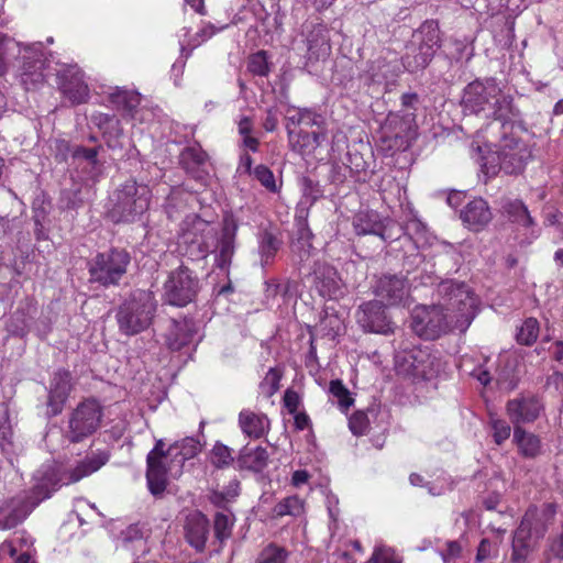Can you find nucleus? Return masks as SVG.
<instances>
[{
	"instance_id": "obj_10",
	"label": "nucleus",
	"mask_w": 563,
	"mask_h": 563,
	"mask_svg": "<svg viewBox=\"0 0 563 563\" xmlns=\"http://www.w3.org/2000/svg\"><path fill=\"white\" fill-rule=\"evenodd\" d=\"M164 300L176 307H186L195 301L200 290L198 276L187 266L172 271L164 283Z\"/></svg>"
},
{
	"instance_id": "obj_4",
	"label": "nucleus",
	"mask_w": 563,
	"mask_h": 563,
	"mask_svg": "<svg viewBox=\"0 0 563 563\" xmlns=\"http://www.w3.org/2000/svg\"><path fill=\"white\" fill-rule=\"evenodd\" d=\"M517 121L488 122L482 131L485 142L496 148L500 169L508 175L521 173L532 156L530 147L517 132Z\"/></svg>"
},
{
	"instance_id": "obj_22",
	"label": "nucleus",
	"mask_w": 563,
	"mask_h": 563,
	"mask_svg": "<svg viewBox=\"0 0 563 563\" xmlns=\"http://www.w3.org/2000/svg\"><path fill=\"white\" fill-rule=\"evenodd\" d=\"M197 327L192 319H172L165 333V342L172 351H179L194 342Z\"/></svg>"
},
{
	"instance_id": "obj_15",
	"label": "nucleus",
	"mask_w": 563,
	"mask_h": 563,
	"mask_svg": "<svg viewBox=\"0 0 563 563\" xmlns=\"http://www.w3.org/2000/svg\"><path fill=\"white\" fill-rule=\"evenodd\" d=\"M312 286L323 298L334 299L342 294V283L338 271L324 262H314L312 272Z\"/></svg>"
},
{
	"instance_id": "obj_26",
	"label": "nucleus",
	"mask_w": 563,
	"mask_h": 563,
	"mask_svg": "<svg viewBox=\"0 0 563 563\" xmlns=\"http://www.w3.org/2000/svg\"><path fill=\"white\" fill-rule=\"evenodd\" d=\"M269 461V453L263 446H243L235 459L236 467L240 471L261 473Z\"/></svg>"
},
{
	"instance_id": "obj_17",
	"label": "nucleus",
	"mask_w": 563,
	"mask_h": 563,
	"mask_svg": "<svg viewBox=\"0 0 563 563\" xmlns=\"http://www.w3.org/2000/svg\"><path fill=\"white\" fill-rule=\"evenodd\" d=\"M58 87L62 93L73 103L80 104L87 101L89 89L84 81V74L77 66H68L57 75Z\"/></svg>"
},
{
	"instance_id": "obj_24",
	"label": "nucleus",
	"mask_w": 563,
	"mask_h": 563,
	"mask_svg": "<svg viewBox=\"0 0 563 563\" xmlns=\"http://www.w3.org/2000/svg\"><path fill=\"white\" fill-rule=\"evenodd\" d=\"M460 218L470 230L481 231L492 221L493 214L484 199L475 198L461 210Z\"/></svg>"
},
{
	"instance_id": "obj_43",
	"label": "nucleus",
	"mask_w": 563,
	"mask_h": 563,
	"mask_svg": "<svg viewBox=\"0 0 563 563\" xmlns=\"http://www.w3.org/2000/svg\"><path fill=\"white\" fill-rule=\"evenodd\" d=\"M235 462L232 450L221 442H217L211 450V463L217 468L229 467Z\"/></svg>"
},
{
	"instance_id": "obj_48",
	"label": "nucleus",
	"mask_w": 563,
	"mask_h": 563,
	"mask_svg": "<svg viewBox=\"0 0 563 563\" xmlns=\"http://www.w3.org/2000/svg\"><path fill=\"white\" fill-rule=\"evenodd\" d=\"M372 78L374 81L380 82L383 80L388 81L393 79L396 74L391 70V65L385 59H377L371 67Z\"/></svg>"
},
{
	"instance_id": "obj_58",
	"label": "nucleus",
	"mask_w": 563,
	"mask_h": 563,
	"mask_svg": "<svg viewBox=\"0 0 563 563\" xmlns=\"http://www.w3.org/2000/svg\"><path fill=\"white\" fill-rule=\"evenodd\" d=\"M164 448H165L164 441L157 440L155 443V446L153 448V450L150 451V453L146 456V464H150V466H151L153 463L152 461L155 457H170V455L168 454V449L165 450Z\"/></svg>"
},
{
	"instance_id": "obj_31",
	"label": "nucleus",
	"mask_w": 563,
	"mask_h": 563,
	"mask_svg": "<svg viewBox=\"0 0 563 563\" xmlns=\"http://www.w3.org/2000/svg\"><path fill=\"white\" fill-rule=\"evenodd\" d=\"M208 154L196 143L185 147L179 155V164L192 177H200V172L207 163Z\"/></svg>"
},
{
	"instance_id": "obj_32",
	"label": "nucleus",
	"mask_w": 563,
	"mask_h": 563,
	"mask_svg": "<svg viewBox=\"0 0 563 563\" xmlns=\"http://www.w3.org/2000/svg\"><path fill=\"white\" fill-rule=\"evenodd\" d=\"M514 442L519 453L528 459L538 456L541 452V441L538 435L526 431L521 426L514 428Z\"/></svg>"
},
{
	"instance_id": "obj_6",
	"label": "nucleus",
	"mask_w": 563,
	"mask_h": 563,
	"mask_svg": "<svg viewBox=\"0 0 563 563\" xmlns=\"http://www.w3.org/2000/svg\"><path fill=\"white\" fill-rule=\"evenodd\" d=\"M157 301L150 290L136 289L118 307L115 319L121 333L135 335L146 330L155 316Z\"/></svg>"
},
{
	"instance_id": "obj_54",
	"label": "nucleus",
	"mask_w": 563,
	"mask_h": 563,
	"mask_svg": "<svg viewBox=\"0 0 563 563\" xmlns=\"http://www.w3.org/2000/svg\"><path fill=\"white\" fill-rule=\"evenodd\" d=\"M498 554V547L494 544L489 539H483L477 548L476 562H483L489 558Z\"/></svg>"
},
{
	"instance_id": "obj_25",
	"label": "nucleus",
	"mask_w": 563,
	"mask_h": 563,
	"mask_svg": "<svg viewBox=\"0 0 563 563\" xmlns=\"http://www.w3.org/2000/svg\"><path fill=\"white\" fill-rule=\"evenodd\" d=\"M239 426L247 438L257 440L268 433L271 421L265 413L243 409L239 413Z\"/></svg>"
},
{
	"instance_id": "obj_38",
	"label": "nucleus",
	"mask_w": 563,
	"mask_h": 563,
	"mask_svg": "<svg viewBox=\"0 0 563 563\" xmlns=\"http://www.w3.org/2000/svg\"><path fill=\"white\" fill-rule=\"evenodd\" d=\"M407 130V123L398 114H389L383 126L384 139H395V145H397V141L405 137Z\"/></svg>"
},
{
	"instance_id": "obj_2",
	"label": "nucleus",
	"mask_w": 563,
	"mask_h": 563,
	"mask_svg": "<svg viewBox=\"0 0 563 563\" xmlns=\"http://www.w3.org/2000/svg\"><path fill=\"white\" fill-rule=\"evenodd\" d=\"M110 454L108 451L91 452L82 461L78 462L74 468L66 471L62 478L55 479L53 473L46 482L37 484L31 492H22L11 498L0 503V528L12 529L23 522L31 511L44 499L49 498L52 493L62 485L77 483L86 476L100 470L108 461Z\"/></svg>"
},
{
	"instance_id": "obj_59",
	"label": "nucleus",
	"mask_w": 563,
	"mask_h": 563,
	"mask_svg": "<svg viewBox=\"0 0 563 563\" xmlns=\"http://www.w3.org/2000/svg\"><path fill=\"white\" fill-rule=\"evenodd\" d=\"M122 538L126 542H132L143 538V530L139 525H131L122 531Z\"/></svg>"
},
{
	"instance_id": "obj_30",
	"label": "nucleus",
	"mask_w": 563,
	"mask_h": 563,
	"mask_svg": "<svg viewBox=\"0 0 563 563\" xmlns=\"http://www.w3.org/2000/svg\"><path fill=\"white\" fill-rule=\"evenodd\" d=\"M505 216L511 223H515L523 229H531L534 233L533 228L536 221L531 217L527 206L519 199H506L501 206Z\"/></svg>"
},
{
	"instance_id": "obj_12",
	"label": "nucleus",
	"mask_w": 563,
	"mask_h": 563,
	"mask_svg": "<svg viewBox=\"0 0 563 563\" xmlns=\"http://www.w3.org/2000/svg\"><path fill=\"white\" fill-rule=\"evenodd\" d=\"M357 324L365 331L383 335L394 333L395 323L388 317L385 303L369 300L362 303L355 313Z\"/></svg>"
},
{
	"instance_id": "obj_39",
	"label": "nucleus",
	"mask_w": 563,
	"mask_h": 563,
	"mask_svg": "<svg viewBox=\"0 0 563 563\" xmlns=\"http://www.w3.org/2000/svg\"><path fill=\"white\" fill-rule=\"evenodd\" d=\"M540 325L536 318H527L518 329L516 340L521 345H532L539 336Z\"/></svg>"
},
{
	"instance_id": "obj_45",
	"label": "nucleus",
	"mask_w": 563,
	"mask_h": 563,
	"mask_svg": "<svg viewBox=\"0 0 563 563\" xmlns=\"http://www.w3.org/2000/svg\"><path fill=\"white\" fill-rule=\"evenodd\" d=\"M319 328L323 335L334 339L341 331L342 321L338 314L325 312L319 321Z\"/></svg>"
},
{
	"instance_id": "obj_8",
	"label": "nucleus",
	"mask_w": 563,
	"mask_h": 563,
	"mask_svg": "<svg viewBox=\"0 0 563 563\" xmlns=\"http://www.w3.org/2000/svg\"><path fill=\"white\" fill-rule=\"evenodd\" d=\"M441 46L440 30L434 21H426L412 34L402 56V65L409 73L423 70Z\"/></svg>"
},
{
	"instance_id": "obj_42",
	"label": "nucleus",
	"mask_w": 563,
	"mask_h": 563,
	"mask_svg": "<svg viewBox=\"0 0 563 563\" xmlns=\"http://www.w3.org/2000/svg\"><path fill=\"white\" fill-rule=\"evenodd\" d=\"M329 391L334 398H336L338 405L342 411L349 410V408L354 404L351 393L340 379H333L330 382Z\"/></svg>"
},
{
	"instance_id": "obj_9",
	"label": "nucleus",
	"mask_w": 563,
	"mask_h": 563,
	"mask_svg": "<svg viewBox=\"0 0 563 563\" xmlns=\"http://www.w3.org/2000/svg\"><path fill=\"white\" fill-rule=\"evenodd\" d=\"M102 406L96 399H86L70 412L64 438L70 443H80L92 435L101 424Z\"/></svg>"
},
{
	"instance_id": "obj_51",
	"label": "nucleus",
	"mask_w": 563,
	"mask_h": 563,
	"mask_svg": "<svg viewBox=\"0 0 563 563\" xmlns=\"http://www.w3.org/2000/svg\"><path fill=\"white\" fill-rule=\"evenodd\" d=\"M369 426L368 417L363 411H356L349 420V427L354 435H363L366 433Z\"/></svg>"
},
{
	"instance_id": "obj_11",
	"label": "nucleus",
	"mask_w": 563,
	"mask_h": 563,
	"mask_svg": "<svg viewBox=\"0 0 563 563\" xmlns=\"http://www.w3.org/2000/svg\"><path fill=\"white\" fill-rule=\"evenodd\" d=\"M396 368L412 378L430 379L439 372V362L428 347H412L397 353Z\"/></svg>"
},
{
	"instance_id": "obj_49",
	"label": "nucleus",
	"mask_w": 563,
	"mask_h": 563,
	"mask_svg": "<svg viewBox=\"0 0 563 563\" xmlns=\"http://www.w3.org/2000/svg\"><path fill=\"white\" fill-rule=\"evenodd\" d=\"M68 397L63 396L60 393H56L48 388V396L46 401V415L48 417H55L59 415L67 401Z\"/></svg>"
},
{
	"instance_id": "obj_36",
	"label": "nucleus",
	"mask_w": 563,
	"mask_h": 563,
	"mask_svg": "<svg viewBox=\"0 0 563 563\" xmlns=\"http://www.w3.org/2000/svg\"><path fill=\"white\" fill-rule=\"evenodd\" d=\"M235 517L231 510L217 511L213 519L214 537L222 543L232 536Z\"/></svg>"
},
{
	"instance_id": "obj_37",
	"label": "nucleus",
	"mask_w": 563,
	"mask_h": 563,
	"mask_svg": "<svg viewBox=\"0 0 563 563\" xmlns=\"http://www.w3.org/2000/svg\"><path fill=\"white\" fill-rule=\"evenodd\" d=\"M273 512L275 517H298L303 512V500L298 496H288L274 506Z\"/></svg>"
},
{
	"instance_id": "obj_61",
	"label": "nucleus",
	"mask_w": 563,
	"mask_h": 563,
	"mask_svg": "<svg viewBox=\"0 0 563 563\" xmlns=\"http://www.w3.org/2000/svg\"><path fill=\"white\" fill-rule=\"evenodd\" d=\"M211 503L218 508V511L230 510L228 507L229 498L223 492H216L210 497Z\"/></svg>"
},
{
	"instance_id": "obj_18",
	"label": "nucleus",
	"mask_w": 563,
	"mask_h": 563,
	"mask_svg": "<svg viewBox=\"0 0 563 563\" xmlns=\"http://www.w3.org/2000/svg\"><path fill=\"white\" fill-rule=\"evenodd\" d=\"M541 410L542 405L539 398L533 395H520L508 400L506 405V411L514 428L536 421Z\"/></svg>"
},
{
	"instance_id": "obj_47",
	"label": "nucleus",
	"mask_w": 563,
	"mask_h": 563,
	"mask_svg": "<svg viewBox=\"0 0 563 563\" xmlns=\"http://www.w3.org/2000/svg\"><path fill=\"white\" fill-rule=\"evenodd\" d=\"M254 178L260 181V184L265 187L271 192H277L278 186L276 185V179L273 172L263 164L257 165L253 169Z\"/></svg>"
},
{
	"instance_id": "obj_62",
	"label": "nucleus",
	"mask_w": 563,
	"mask_h": 563,
	"mask_svg": "<svg viewBox=\"0 0 563 563\" xmlns=\"http://www.w3.org/2000/svg\"><path fill=\"white\" fill-rule=\"evenodd\" d=\"M294 415V424L296 430L302 431L310 427L311 421L309 416L306 412H296Z\"/></svg>"
},
{
	"instance_id": "obj_13",
	"label": "nucleus",
	"mask_w": 563,
	"mask_h": 563,
	"mask_svg": "<svg viewBox=\"0 0 563 563\" xmlns=\"http://www.w3.org/2000/svg\"><path fill=\"white\" fill-rule=\"evenodd\" d=\"M555 514L556 506L552 503L543 504L541 507L531 505L518 528L525 530L531 538L541 539L553 523Z\"/></svg>"
},
{
	"instance_id": "obj_55",
	"label": "nucleus",
	"mask_w": 563,
	"mask_h": 563,
	"mask_svg": "<svg viewBox=\"0 0 563 563\" xmlns=\"http://www.w3.org/2000/svg\"><path fill=\"white\" fill-rule=\"evenodd\" d=\"M322 121L321 115L317 114L316 112L309 110V109H299L298 110V118H297V124L298 125H305V126H313L319 125Z\"/></svg>"
},
{
	"instance_id": "obj_29",
	"label": "nucleus",
	"mask_w": 563,
	"mask_h": 563,
	"mask_svg": "<svg viewBox=\"0 0 563 563\" xmlns=\"http://www.w3.org/2000/svg\"><path fill=\"white\" fill-rule=\"evenodd\" d=\"M201 446L200 441L192 437H187L168 446V454L172 463L177 466V472H181L185 462L195 457L201 451Z\"/></svg>"
},
{
	"instance_id": "obj_57",
	"label": "nucleus",
	"mask_w": 563,
	"mask_h": 563,
	"mask_svg": "<svg viewBox=\"0 0 563 563\" xmlns=\"http://www.w3.org/2000/svg\"><path fill=\"white\" fill-rule=\"evenodd\" d=\"M71 155L74 158H84L95 165L97 163L98 150L96 147L87 148L78 145L74 147Z\"/></svg>"
},
{
	"instance_id": "obj_35",
	"label": "nucleus",
	"mask_w": 563,
	"mask_h": 563,
	"mask_svg": "<svg viewBox=\"0 0 563 563\" xmlns=\"http://www.w3.org/2000/svg\"><path fill=\"white\" fill-rule=\"evenodd\" d=\"M109 100L118 110L132 113L140 106L141 95L133 90L115 88Z\"/></svg>"
},
{
	"instance_id": "obj_19",
	"label": "nucleus",
	"mask_w": 563,
	"mask_h": 563,
	"mask_svg": "<svg viewBox=\"0 0 563 563\" xmlns=\"http://www.w3.org/2000/svg\"><path fill=\"white\" fill-rule=\"evenodd\" d=\"M44 59L42 53L37 51L26 49L22 56V64L20 66L21 84L26 90L37 89L43 85L45 76Z\"/></svg>"
},
{
	"instance_id": "obj_46",
	"label": "nucleus",
	"mask_w": 563,
	"mask_h": 563,
	"mask_svg": "<svg viewBox=\"0 0 563 563\" xmlns=\"http://www.w3.org/2000/svg\"><path fill=\"white\" fill-rule=\"evenodd\" d=\"M282 373L277 368H269L260 384L261 393L269 398L279 389Z\"/></svg>"
},
{
	"instance_id": "obj_20",
	"label": "nucleus",
	"mask_w": 563,
	"mask_h": 563,
	"mask_svg": "<svg viewBox=\"0 0 563 563\" xmlns=\"http://www.w3.org/2000/svg\"><path fill=\"white\" fill-rule=\"evenodd\" d=\"M352 224L357 235H377L383 242L396 240L391 229L388 228L375 211H360L353 217Z\"/></svg>"
},
{
	"instance_id": "obj_41",
	"label": "nucleus",
	"mask_w": 563,
	"mask_h": 563,
	"mask_svg": "<svg viewBox=\"0 0 563 563\" xmlns=\"http://www.w3.org/2000/svg\"><path fill=\"white\" fill-rule=\"evenodd\" d=\"M247 70L260 77H266L271 73L268 55L266 51H258L250 55L247 59Z\"/></svg>"
},
{
	"instance_id": "obj_16",
	"label": "nucleus",
	"mask_w": 563,
	"mask_h": 563,
	"mask_svg": "<svg viewBox=\"0 0 563 563\" xmlns=\"http://www.w3.org/2000/svg\"><path fill=\"white\" fill-rule=\"evenodd\" d=\"M409 287L404 276L383 274L377 277L374 294L386 306H396L408 296Z\"/></svg>"
},
{
	"instance_id": "obj_7",
	"label": "nucleus",
	"mask_w": 563,
	"mask_h": 563,
	"mask_svg": "<svg viewBox=\"0 0 563 563\" xmlns=\"http://www.w3.org/2000/svg\"><path fill=\"white\" fill-rule=\"evenodd\" d=\"M132 256L123 247H110L88 262L89 282L104 288L118 287L125 277Z\"/></svg>"
},
{
	"instance_id": "obj_52",
	"label": "nucleus",
	"mask_w": 563,
	"mask_h": 563,
	"mask_svg": "<svg viewBox=\"0 0 563 563\" xmlns=\"http://www.w3.org/2000/svg\"><path fill=\"white\" fill-rule=\"evenodd\" d=\"M493 438L496 444H503L509 437L511 428L509 423L501 419L492 420Z\"/></svg>"
},
{
	"instance_id": "obj_56",
	"label": "nucleus",
	"mask_w": 563,
	"mask_h": 563,
	"mask_svg": "<svg viewBox=\"0 0 563 563\" xmlns=\"http://www.w3.org/2000/svg\"><path fill=\"white\" fill-rule=\"evenodd\" d=\"M284 406L290 415L298 412L300 406V397L297 391L287 389L284 394Z\"/></svg>"
},
{
	"instance_id": "obj_64",
	"label": "nucleus",
	"mask_w": 563,
	"mask_h": 563,
	"mask_svg": "<svg viewBox=\"0 0 563 563\" xmlns=\"http://www.w3.org/2000/svg\"><path fill=\"white\" fill-rule=\"evenodd\" d=\"M310 478V474L306 470H297L292 473L291 484L296 487H299L306 484Z\"/></svg>"
},
{
	"instance_id": "obj_33",
	"label": "nucleus",
	"mask_w": 563,
	"mask_h": 563,
	"mask_svg": "<svg viewBox=\"0 0 563 563\" xmlns=\"http://www.w3.org/2000/svg\"><path fill=\"white\" fill-rule=\"evenodd\" d=\"M531 536L517 528L511 543V563H527L528 556L533 551Z\"/></svg>"
},
{
	"instance_id": "obj_27",
	"label": "nucleus",
	"mask_w": 563,
	"mask_h": 563,
	"mask_svg": "<svg viewBox=\"0 0 563 563\" xmlns=\"http://www.w3.org/2000/svg\"><path fill=\"white\" fill-rule=\"evenodd\" d=\"M0 449L10 464L13 465L14 457L19 455L20 445L13 441L9 408L4 402H0Z\"/></svg>"
},
{
	"instance_id": "obj_1",
	"label": "nucleus",
	"mask_w": 563,
	"mask_h": 563,
	"mask_svg": "<svg viewBox=\"0 0 563 563\" xmlns=\"http://www.w3.org/2000/svg\"><path fill=\"white\" fill-rule=\"evenodd\" d=\"M439 301L416 310L411 329L424 340H435L451 331L465 332L477 311V299L464 282L444 279L438 284Z\"/></svg>"
},
{
	"instance_id": "obj_21",
	"label": "nucleus",
	"mask_w": 563,
	"mask_h": 563,
	"mask_svg": "<svg viewBox=\"0 0 563 563\" xmlns=\"http://www.w3.org/2000/svg\"><path fill=\"white\" fill-rule=\"evenodd\" d=\"M152 465L146 464V482L154 496H161L167 487V474H179L170 457H155Z\"/></svg>"
},
{
	"instance_id": "obj_40",
	"label": "nucleus",
	"mask_w": 563,
	"mask_h": 563,
	"mask_svg": "<svg viewBox=\"0 0 563 563\" xmlns=\"http://www.w3.org/2000/svg\"><path fill=\"white\" fill-rule=\"evenodd\" d=\"M289 552L276 543L267 544L258 554L256 563H286Z\"/></svg>"
},
{
	"instance_id": "obj_53",
	"label": "nucleus",
	"mask_w": 563,
	"mask_h": 563,
	"mask_svg": "<svg viewBox=\"0 0 563 563\" xmlns=\"http://www.w3.org/2000/svg\"><path fill=\"white\" fill-rule=\"evenodd\" d=\"M545 553L549 560H563V521L561 526V532L558 536L549 539V544Z\"/></svg>"
},
{
	"instance_id": "obj_50",
	"label": "nucleus",
	"mask_w": 563,
	"mask_h": 563,
	"mask_svg": "<svg viewBox=\"0 0 563 563\" xmlns=\"http://www.w3.org/2000/svg\"><path fill=\"white\" fill-rule=\"evenodd\" d=\"M366 563H401V560L394 549L377 547Z\"/></svg>"
},
{
	"instance_id": "obj_34",
	"label": "nucleus",
	"mask_w": 563,
	"mask_h": 563,
	"mask_svg": "<svg viewBox=\"0 0 563 563\" xmlns=\"http://www.w3.org/2000/svg\"><path fill=\"white\" fill-rule=\"evenodd\" d=\"M282 241L277 239L271 231H263L258 240V253L261 255V265L265 267L275 258L280 249Z\"/></svg>"
},
{
	"instance_id": "obj_14",
	"label": "nucleus",
	"mask_w": 563,
	"mask_h": 563,
	"mask_svg": "<svg viewBox=\"0 0 563 563\" xmlns=\"http://www.w3.org/2000/svg\"><path fill=\"white\" fill-rule=\"evenodd\" d=\"M239 224L233 214H225L222 221L221 235L213 250L216 266L228 273L235 253V238Z\"/></svg>"
},
{
	"instance_id": "obj_60",
	"label": "nucleus",
	"mask_w": 563,
	"mask_h": 563,
	"mask_svg": "<svg viewBox=\"0 0 563 563\" xmlns=\"http://www.w3.org/2000/svg\"><path fill=\"white\" fill-rule=\"evenodd\" d=\"M277 124H278L277 111L275 109H273V108L267 109L266 110V117H265L264 122H263V128L267 132H273V131L276 130Z\"/></svg>"
},
{
	"instance_id": "obj_23",
	"label": "nucleus",
	"mask_w": 563,
	"mask_h": 563,
	"mask_svg": "<svg viewBox=\"0 0 563 563\" xmlns=\"http://www.w3.org/2000/svg\"><path fill=\"white\" fill-rule=\"evenodd\" d=\"M209 527L208 518L200 511H192L186 517L185 539L197 552H202L206 548Z\"/></svg>"
},
{
	"instance_id": "obj_5",
	"label": "nucleus",
	"mask_w": 563,
	"mask_h": 563,
	"mask_svg": "<svg viewBox=\"0 0 563 563\" xmlns=\"http://www.w3.org/2000/svg\"><path fill=\"white\" fill-rule=\"evenodd\" d=\"M151 198L146 184L128 179L112 192L108 217L113 223L135 222L147 211Z\"/></svg>"
},
{
	"instance_id": "obj_3",
	"label": "nucleus",
	"mask_w": 563,
	"mask_h": 563,
	"mask_svg": "<svg viewBox=\"0 0 563 563\" xmlns=\"http://www.w3.org/2000/svg\"><path fill=\"white\" fill-rule=\"evenodd\" d=\"M464 112L484 114L489 122L505 123L520 120L521 112L514 103V97L505 93L494 78L476 79L463 90L461 102Z\"/></svg>"
},
{
	"instance_id": "obj_28",
	"label": "nucleus",
	"mask_w": 563,
	"mask_h": 563,
	"mask_svg": "<svg viewBox=\"0 0 563 563\" xmlns=\"http://www.w3.org/2000/svg\"><path fill=\"white\" fill-rule=\"evenodd\" d=\"M313 234L308 228L305 220H300L298 223V231L296 241L291 244V251L294 253V263L301 271L305 263L310 258L313 246L311 240Z\"/></svg>"
},
{
	"instance_id": "obj_63",
	"label": "nucleus",
	"mask_w": 563,
	"mask_h": 563,
	"mask_svg": "<svg viewBox=\"0 0 563 563\" xmlns=\"http://www.w3.org/2000/svg\"><path fill=\"white\" fill-rule=\"evenodd\" d=\"M238 130L241 136L251 135L253 132V121L250 117H242L238 122Z\"/></svg>"
},
{
	"instance_id": "obj_44",
	"label": "nucleus",
	"mask_w": 563,
	"mask_h": 563,
	"mask_svg": "<svg viewBox=\"0 0 563 563\" xmlns=\"http://www.w3.org/2000/svg\"><path fill=\"white\" fill-rule=\"evenodd\" d=\"M49 388L63 396L69 397L71 391V374L69 371L60 368L57 369L51 379Z\"/></svg>"
}]
</instances>
